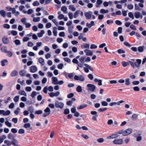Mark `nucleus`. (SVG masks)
<instances>
[{
    "label": "nucleus",
    "instance_id": "1",
    "mask_svg": "<svg viewBox=\"0 0 146 146\" xmlns=\"http://www.w3.org/2000/svg\"><path fill=\"white\" fill-rule=\"evenodd\" d=\"M128 62L130 63L131 66L133 68H139L140 67V64L141 62V60L139 59L136 60V62H133L131 61H129Z\"/></svg>",
    "mask_w": 146,
    "mask_h": 146
},
{
    "label": "nucleus",
    "instance_id": "2",
    "mask_svg": "<svg viewBox=\"0 0 146 146\" xmlns=\"http://www.w3.org/2000/svg\"><path fill=\"white\" fill-rule=\"evenodd\" d=\"M55 105L56 108L61 109L63 108L64 104L63 103L57 100L55 102Z\"/></svg>",
    "mask_w": 146,
    "mask_h": 146
},
{
    "label": "nucleus",
    "instance_id": "3",
    "mask_svg": "<svg viewBox=\"0 0 146 146\" xmlns=\"http://www.w3.org/2000/svg\"><path fill=\"white\" fill-rule=\"evenodd\" d=\"M74 79L76 80H78L81 81H83L85 80V78L84 76L81 75H75L74 76Z\"/></svg>",
    "mask_w": 146,
    "mask_h": 146
},
{
    "label": "nucleus",
    "instance_id": "4",
    "mask_svg": "<svg viewBox=\"0 0 146 146\" xmlns=\"http://www.w3.org/2000/svg\"><path fill=\"white\" fill-rule=\"evenodd\" d=\"M113 142L114 144L120 145L123 143V140L122 138L116 139L113 141Z\"/></svg>",
    "mask_w": 146,
    "mask_h": 146
},
{
    "label": "nucleus",
    "instance_id": "5",
    "mask_svg": "<svg viewBox=\"0 0 146 146\" xmlns=\"http://www.w3.org/2000/svg\"><path fill=\"white\" fill-rule=\"evenodd\" d=\"M132 129L131 128L127 129L125 131H123V135L126 136L129 135L132 133Z\"/></svg>",
    "mask_w": 146,
    "mask_h": 146
},
{
    "label": "nucleus",
    "instance_id": "6",
    "mask_svg": "<svg viewBox=\"0 0 146 146\" xmlns=\"http://www.w3.org/2000/svg\"><path fill=\"white\" fill-rule=\"evenodd\" d=\"M87 87L88 88V90L92 92H94L95 89V86L93 84H88L87 85Z\"/></svg>",
    "mask_w": 146,
    "mask_h": 146
},
{
    "label": "nucleus",
    "instance_id": "7",
    "mask_svg": "<svg viewBox=\"0 0 146 146\" xmlns=\"http://www.w3.org/2000/svg\"><path fill=\"white\" fill-rule=\"evenodd\" d=\"M119 136V135L116 134L115 133L111 134L110 135L108 136L106 138L107 139H112L116 138Z\"/></svg>",
    "mask_w": 146,
    "mask_h": 146
},
{
    "label": "nucleus",
    "instance_id": "8",
    "mask_svg": "<svg viewBox=\"0 0 146 146\" xmlns=\"http://www.w3.org/2000/svg\"><path fill=\"white\" fill-rule=\"evenodd\" d=\"M92 13L91 11L85 13L84 15L86 17V18L88 20L90 19L92 16Z\"/></svg>",
    "mask_w": 146,
    "mask_h": 146
},
{
    "label": "nucleus",
    "instance_id": "9",
    "mask_svg": "<svg viewBox=\"0 0 146 146\" xmlns=\"http://www.w3.org/2000/svg\"><path fill=\"white\" fill-rule=\"evenodd\" d=\"M134 137L136 138V140L137 141H139L142 139V137L140 134L138 133H136L134 134Z\"/></svg>",
    "mask_w": 146,
    "mask_h": 146
},
{
    "label": "nucleus",
    "instance_id": "10",
    "mask_svg": "<svg viewBox=\"0 0 146 146\" xmlns=\"http://www.w3.org/2000/svg\"><path fill=\"white\" fill-rule=\"evenodd\" d=\"M48 94L51 97H53L54 96L57 97L60 94V92L58 91L55 93L51 92Z\"/></svg>",
    "mask_w": 146,
    "mask_h": 146
},
{
    "label": "nucleus",
    "instance_id": "11",
    "mask_svg": "<svg viewBox=\"0 0 146 146\" xmlns=\"http://www.w3.org/2000/svg\"><path fill=\"white\" fill-rule=\"evenodd\" d=\"M84 52L86 53V55L87 56H91L93 54V51L89 50H85Z\"/></svg>",
    "mask_w": 146,
    "mask_h": 146
},
{
    "label": "nucleus",
    "instance_id": "12",
    "mask_svg": "<svg viewBox=\"0 0 146 146\" xmlns=\"http://www.w3.org/2000/svg\"><path fill=\"white\" fill-rule=\"evenodd\" d=\"M37 70V68L35 66H32L30 67V72L32 73H35Z\"/></svg>",
    "mask_w": 146,
    "mask_h": 146
},
{
    "label": "nucleus",
    "instance_id": "13",
    "mask_svg": "<svg viewBox=\"0 0 146 146\" xmlns=\"http://www.w3.org/2000/svg\"><path fill=\"white\" fill-rule=\"evenodd\" d=\"M88 106L87 104H83L80 105L78 106L77 107V109L78 110H80Z\"/></svg>",
    "mask_w": 146,
    "mask_h": 146
},
{
    "label": "nucleus",
    "instance_id": "14",
    "mask_svg": "<svg viewBox=\"0 0 146 146\" xmlns=\"http://www.w3.org/2000/svg\"><path fill=\"white\" fill-rule=\"evenodd\" d=\"M2 41L3 43L5 44H8L9 42L8 38L6 36H5L3 38Z\"/></svg>",
    "mask_w": 146,
    "mask_h": 146
},
{
    "label": "nucleus",
    "instance_id": "15",
    "mask_svg": "<svg viewBox=\"0 0 146 146\" xmlns=\"http://www.w3.org/2000/svg\"><path fill=\"white\" fill-rule=\"evenodd\" d=\"M95 25L94 22L93 21H91L90 23H87L86 24V26L88 28H91L92 26H94Z\"/></svg>",
    "mask_w": 146,
    "mask_h": 146
},
{
    "label": "nucleus",
    "instance_id": "16",
    "mask_svg": "<svg viewBox=\"0 0 146 146\" xmlns=\"http://www.w3.org/2000/svg\"><path fill=\"white\" fill-rule=\"evenodd\" d=\"M33 12V10L31 9H29L27 11H26L24 10L23 11V13L24 14L28 13V14L30 15Z\"/></svg>",
    "mask_w": 146,
    "mask_h": 146
},
{
    "label": "nucleus",
    "instance_id": "17",
    "mask_svg": "<svg viewBox=\"0 0 146 146\" xmlns=\"http://www.w3.org/2000/svg\"><path fill=\"white\" fill-rule=\"evenodd\" d=\"M38 61L39 63L41 64V66H43L45 64V62L44 59L42 57L39 58H38Z\"/></svg>",
    "mask_w": 146,
    "mask_h": 146
},
{
    "label": "nucleus",
    "instance_id": "18",
    "mask_svg": "<svg viewBox=\"0 0 146 146\" xmlns=\"http://www.w3.org/2000/svg\"><path fill=\"white\" fill-rule=\"evenodd\" d=\"M1 65L2 66H4L5 65L8 64V61L6 59H4L1 62Z\"/></svg>",
    "mask_w": 146,
    "mask_h": 146
},
{
    "label": "nucleus",
    "instance_id": "19",
    "mask_svg": "<svg viewBox=\"0 0 146 146\" xmlns=\"http://www.w3.org/2000/svg\"><path fill=\"white\" fill-rule=\"evenodd\" d=\"M4 49H5L4 52L5 53H7L8 56L11 57L12 56V53L10 51H7V47H3Z\"/></svg>",
    "mask_w": 146,
    "mask_h": 146
},
{
    "label": "nucleus",
    "instance_id": "20",
    "mask_svg": "<svg viewBox=\"0 0 146 146\" xmlns=\"http://www.w3.org/2000/svg\"><path fill=\"white\" fill-rule=\"evenodd\" d=\"M61 10L64 13L67 14L68 13L67 8L65 6H63L61 7Z\"/></svg>",
    "mask_w": 146,
    "mask_h": 146
},
{
    "label": "nucleus",
    "instance_id": "21",
    "mask_svg": "<svg viewBox=\"0 0 146 146\" xmlns=\"http://www.w3.org/2000/svg\"><path fill=\"white\" fill-rule=\"evenodd\" d=\"M80 12V11L79 10H77L74 13V18H76L78 17L79 15Z\"/></svg>",
    "mask_w": 146,
    "mask_h": 146
},
{
    "label": "nucleus",
    "instance_id": "22",
    "mask_svg": "<svg viewBox=\"0 0 146 146\" xmlns=\"http://www.w3.org/2000/svg\"><path fill=\"white\" fill-rule=\"evenodd\" d=\"M52 79V83L55 85L57 84L58 81L57 78L56 77H53Z\"/></svg>",
    "mask_w": 146,
    "mask_h": 146
},
{
    "label": "nucleus",
    "instance_id": "23",
    "mask_svg": "<svg viewBox=\"0 0 146 146\" xmlns=\"http://www.w3.org/2000/svg\"><path fill=\"white\" fill-rule=\"evenodd\" d=\"M138 115L136 114H133L131 118L133 120H136L138 118Z\"/></svg>",
    "mask_w": 146,
    "mask_h": 146
},
{
    "label": "nucleus",
    "instance_id": "24",
    "mask_svg": "<svg viewBox=\"0 0 146 146\" xmlns=\"http://www.w3.org/2000/svg\"><path fill=\"white\" fill-rule=\"evenodd\" d=\"M18 74V72L16 70H13L11 72V75L12 77L16 76Z\"/></svg>",
    "mask_w": 146,
    "mask_h": 146
},
{
    "label": "nucleus",
    "instance_id": "25",
    "mask_svg": "<svg viewBox=\"0 0 146 146\" xmlns=\"http://www.w3.org/2000/svg\"><path fill=\"white\" fill-rule=\"evenodd\" d=\"M69 9L73 11H74L76 10V8L74 7V6L72 5L69 6Z\"/></svg>",
    "mask_w": 146,
    "mask_h": 146
},
{
    "label": "nucleus",
    "instance_id": "26",
    "mask_svg": "<svg viewBox=\"0 0 146 146\" xmlns=\"http://www.w3.org/2000/svg\"><path fill=\"white\" fill-rule=\"evenodd\" d=\"M103 3V1L101 0H97L96 2V7H99L100 6V5Z\"/></svg>",
    "mask_w": 146,
    "mask_h": 146
},
{
    "label": "nucleus",
    "instance_id": "27",
    "mask_svg": "<svg viewBox=\"0 0 146 146\" xmlns=\"http://www.w3.org/2000/svg\"><path fill=\"white\" fill-rule=\"evenodd\" d=\"M40 20V17H33V21L35 23L39 22Z\"/></svg>",
    "mask_w": 146,
    "mask_h": 146
},
{
    "label": "nucleus",
    "instance_id": "28",
    "mask_svg": "<svg viewBox=\"0 0 146 146\" xmlns=\"http://www.w3.org/2000/svg\"><path fill=\"white\" fill-rule=\"evenodd\" d=\"M45 32L43 30H41L40 32L39 33H38L37 34L38 36L39 37H41L43 35L44 33Z\"/></svg>",
    "mask_w": 146,
    "mask_h": 146
},
{
    "label": "nucleus",
    "instance_id": "29",
    "mask_svg": "<svg viewBox=\"0 0 146 146\" xmlns=\"http://www.w3.org/2000/svg\"><path fill=\"white\" fill-rule=\"evenodd\" d=\"M109 11L108 10H105L104 9H101L100 11V13L103 14L107 13H108Z\"/></svg>",
    "mask_w": 146,
    "mask_h": 146
},
{
    "label": "nucleus",
    "instance_id": "30",
    "mask_svg": "<svg viewBox=\"0 0 146 146\" xmlns=\"http://www.w3.org/2000/svg\"><path fill=\"white\" fill-rule=\"evenodd\" d=\"M53 33L54 36H56L57 35V28L56 27L53 28Z\"/></svg>",
    "mask_w": 146,
    "mask_h": 146
},
{
    "label": "nucleus",
    "instance_id": "31",
    "mask_svg": "<svg viewBox=\"0 0 146 146\" xmlns=\"http://www.w3.org/2000/svg\"><path fill=\"white\" fill-rule=\"evenodd\" d=\"M19 94L24 96H27V94L25 92L24 90H20L19 91Z\"/></svg>",
    "mask_w": 146,
    "mask_h": 146
},
{
    "label": "nucleus",
    "instance_id": "32",
    "mask_svg": "<svg viewBox=\"0 0 146 146\" xmlns=\"http://www.w3.org/2000/svg\"><path fill=\"white\" fill-rule=\"evenodd\" d=\"M79 61L82 63H84L85 62V57L83 56H82L80 57L79 59Z\"/></svg>",
    "mask_w": 146,
    "mask_h": 146
},
{
    "label": "nucleus",
    "instance_id": "33",
    "mask_svg": "<svg viewBox=\"0 0 146 146\" xmlns=\"http://www.w3.org/2000/svg\"><path fill=\"white\" fill-rule=\"evenodd\" d=\"M140 14L141 13L139 12H137L134 13V16L136 18L138 19L140 17Z\"/></svg>",
    "mask_w": 146,
    "mask_h": 146
},
{
    "label": "nucleus",
    "instance_id": "34",
    "mask_svg": "<svg viewBox=\"0 0 146 146\" xmlns=\"http://www.w3.org/2000/svg\"><path fill=\"white\" fill-rule=\"evenodd\" d=\"M84 65L86 68H87L88 70H90L91 71H93V68L90 66L86 64H84Z\"/></svg>",
    "mask_w": 146,
    "mask_h": 146
},
{
    "label": "nucleus",
    "instance_id": "35",
    "mask_svg": "<svg viewBox=\"0 0 146 146\" xmlns=\"http://www.w3.org/2000/svg\"><path fill=\"white\" fill-rule=\"evenodd\" d=\"M26 73V71L25 70H22L19 72V74L22 76L25 75V73Z\"/></svg>",
    "mask_w": 146,
    "mask_h": 146
},
{
    "label": "nucleus",
    "instance_id": "36",
    "mask_svg": "<svg viewBox=\"0 0 146 146\" xmlns=\"http://www.w3.org/2000/svg\"><path fill=\"white\" fill-rule=\"evenodd\" d=\"M76 89V91L78 92H81L82 91V87L80 86H78Z\"/></svg>",
    "mask_w": 146,
    "mask_h": 146
},
{
    "label": "nucleus",
    "instance_id": "37",
    "mask_svg": "<svg viewBox=\"0 0 146 146\" xmlns=\"http://www.w3.org/2000/svg\"><path fill=\"white\" fill-rule=\"evenodd\" d=\"M21 21L24 25L27 23V19L25 18H23L21 20Z\"/></svg>",
    "mask_w": 146,
    "mask_h": 146
},
{
    "label": "nucleus",
    "instance_id": "38",
    "mask_svg": "<svg viewBox=\"0 0 146 146\" xmlns=\"http://www.w3.org/2000/svg\"><path fill=\"white\" fill-rule=\"evenodd\" d=\"M97 141L99 143H102L104 141V139L102 138L98 139H97Z\"/></svg>",
    "mask_w": 146,
    "mask_h": 146
},
{
    "label": "nucleus",
    "instance_id": "39",
    "mask_svg": "<svg viewBox=\"0 0 146 146\" xmlns=\"http://www.w3.org/2000/svg\"><path fill=\"white\" fill-rule=\"evenodd\" d=\"M11 100V98L10 96L8 97L5 100L4 103L5 104L8 103Z\"/></svg>",
    "mask_w": 146,
    "mask_h": 146
},
{
    "label": "nucleus",
    "instance_id": "40",
    "mask_svg": "<svg viewBox=\"0 0 146 146\" xmlns=\"http://www.w3.org/2000/svg\"><path fill=\"white\" fill-rule=\"evenodd\" d=\"M125 84L127 86L130 85V82L129 78H127L125 80Z\"/></svg>",
    "mask_w": 146,
    "mask_h": 146
},
{
    "label": "nucleus",
    "instance_id": "41",
    "mask_svg": "<svg viewBox=\"0 0 146 146\" xmlns=\"http://www.w3.org/2000/svg\"><path fill=\"white\" fill-rule=\"evenodd\" d=\"M21 109L19 107H18L17 109L15 110L14 113H15L16 115H17L19 113V111H20Z\"/></svg>",
    "mask_w": 146,
    "mask_h": 146
},
{
    "label": "nucleus",
    "instance_id": "42",
    "mask_svg": "<svg viewBox=\"0 0 146 146\" xmlns=\"http://www.w3.org/2000/svg\"><path fill=\"white\" fill-rule=\"evenodd\" d=\"M68 15L69 18L70 19H72L73 18V14L71 12H69Z\"/></svg>",
    "mask_w": 146,
    "mask_h": 146
},
{
    "label": "nucleus",
    "instance_id": "43",
    "mask_svg": "<svg viewBox=\"0 0 146 146\" xmlns=\"http://www.w3.org/2000/svg\"><path fill=\"white\" fill-rule=\"evenodd\" d=\"M17 143V141L15 139H14L11 142V144H12L14 146H18V145L16 144Z\"/></svg>",
    "mask_w": 146,
    "mask_h": 146
},
{
    "label": "nucleus",
    "instance_id": "44",
    "mask_svg": "<svg viewBox=\"0 0 146 146\" xmlns=\"http://www.w3.org/2000/svg\"><path fill=\"white\" fill-rule=\"evenodd\" d=\"M5 124L8 127H11L12 126L11 123L8 121H5Z\"/></svg>",
    "mask_w": 146,
    "mask_h": 146
},
{
    "label": "nucleus",
    "instance_id": "45",
    "mask_svg": "<svg viewBox=\"0 0 146 146\" xmlns=\"http://www.w3.org/2000/svg\"><path fill=\"white\" fill-rule=\"evenodd\" d=\"M19 96H16L14 98L13 100L15 102H18L19 100Z\"/></svg>",
    "mask_w": 146,
    "mask_h": 146
},
{
    "label": "nucleus",
    "instance_id": "46",
    "mask_svg": "<svg viewBox=\"0 0 146 146\" xmlns=\"http://www.w3.org/2000/svg\"><path fill=\"white\" fill-rule=\"evenodd\" d=\"M0 14L4 17H5V12L3 10H1L0 11Z\"/></svg>",
    "mask_w": 146,
    "mask_h": 146
},
{
    "label": "nucleus",
    "instance_id": "47",
    "mask_svg": "<svg viewBox=\"0 0 146 146\" xmlns=\"http://www.w3.org/2000/svg\"><path fill=\"white\" fill-rule=\"evenodd\" d=\"M4 143L6 144L8 146H9L11 145V142L8 140H5L4 141Z\"/></svg>",
    "mask_w": 146,
    "mask_h": 146
},
{
    "label": "nucleus",
    "instance_id": "48",
    "mask_svg": "<svg viewBox=\"0 0 146 146\" xmlns=\"http://www.w3.org/2000/svg\"><path fill=\"white\" fill-rule=\"evenodd\" d=\"M122 66L124 67H126L127 66L129 65L128 62H126L124 61L122 62Z\"/></svg>",
    "mask_w": 146,
    "mask_h": 146
},
{
    "label": "nucleus",
    "instance_id": "49",
    "mask_svg": "<svg viewBox=\"0 0 146 146\" xmlns=\"http://www.w3.org/2000/svg\"><path fill=\"white\" fill-rule=\"evenodd\" d=\"M117 52L119 54L125 53V51L122 49H119L117 50Z\"/></svg>",
    "mask_w": 146,
    "mask_h": 146
},
{
    "label": "nucleus",
    "instance_id": "50",
    "mask_svg": "<svg viewBox=\"0 0 146 146\" xmlns=\"http://www.w3.org/2000/svg\"><path fill=\"white\" fill-rule=\"evenodd\" d=\"M25 133V131L23 129H21L19 130L18 133L20 134H24Z\"/></svg>",
    "mask_w": 146,
    "mask_h": 146
},
{
    "label": "nucleus",
    "instance_id": "51",
    "mask_svg": "<svg viewBox=\"0 0 146 146\" xmlns=\"http://www.w3.org/2000/svg\"><path fill=\"white\" fill-rule=\"evenodd\" d=\"M64 66V64L62 63L60 64L57 66L58 68L60 69H62Z\"/></svg>",
    "mask_w": 146,
    "mask_h": 146
},
{
    "label": "nucleus",
    "instance_id": "52",
    "mask_svg": "<svg viewBox=\"0 0 146 146\" xmlns=\"http://www.w3.org/2000/svg\"><path fill=\"white\" fill-rule=\"evenodd\" d=\"M44 111L46 113H47L48 114H50V108L48 107H47L44 110Z\"/></svg>",
    "mask_w": 146,
    "mask_h": 146
},
{
    "label": "nucleus",
    "instance_id": "53",
    "mask_svg": "<svg viewBox=\"0 0 146 146\" xmlns=\"http://www.w3.org/2000/svg\"><path fill=\"white\" fill-rule=\"evenodd\" d=\"M64 60L65 61L69 63H70L71 61L70 59L69 58L67 57L64 58Z\"/></svg>",
    "mask_w": 146,
    "mask_h": 146
},
{
    "label": "nucleus",
    "instance_id": "54",
    "mask_svg": "<svg viewBox=\"0 0 146 146\" xmlns=\"http://www.w3.org/2000/svg\"><path fill=\"white\" fill-rule=\"evenodd\" d=\"M52 25L50 23H47L45 27L47 28H49L51 27Z\"/></svg>",
    "mask_w": 146,
    "mask_h": 146
},
{
    "label": "nucleus",
    "instance_id": "55",
    "mask_svg": "<svg viewBox=\"0 0 146 146\" xmlns=\"http://www.w3.org/2000/svg\"><path fill=\"white\" fill-rule=\"evenodd\" d=\"M15 44L16 45H19L21 44V42L19 40L16 39L14 41Z\"/></svg>",
    "mask_w": 146,
    "mask_h": 146
},
{
    "label": "nucleus",
    "instance_id": "56",
    "mask_svg": "<svg viewBox=\"0 0 146 146\" xmlns=\"http://www.w3.org/2000/svg\"><path fill=\"white\" fill-rule=\"evenodd\" d=\"M97 47V46L94 44H93L90 45V48L91 49H96Z\"/></svg>",
    "mask_w": 146,
    "mask_h": 146
},
{
    "label": "nucleus",
    "instance_id": "57",
    "mask_svg": "<svg viewBox=\"0 0 146 146\" xmlns=\"http://www.w3.org/2000/svg\"><path fill=\"white\" fill-rule=\"evenodd\" d=\"M39 2L37 1H35L33 3V5L34 6H38L39 5Z\"/></svg>",
    "mask_w": 146,
    "mask_h": 146
},
{
    "label": "nucleus",
    "instance_id": "58",
    "mask_svg": "<svg viewBox=\"0 0 146 146\" xmlns=\"http://www.w3.org/2000/svg\"><path fill=\"white\" fill-rule=\"evenodd\" d=\"M76 108L75 106H73V107L72 108L71 110V112L72 113H74L76 112Z\"/></svg>",
    "mask_w": 146,
    "mask_h": 146
},
{
    "label": "nucleus",
    "instance_id": "59",
    "mask_svg": "<svg viewBox=\"0 0 146 146\" xmlns=\"http://www.w3.org/2000/svg\"><path fill=\"white\" fill-rule=\"evenodd\" d=\"M11 33L13 36H16L17 34V32L16 31L12 30L11 31Z\"/></svg>",
    "mask_w": 146,
    "mask_h": 146
},
{
    "label": "nucleus",
    "instance_id": "60",
    "mask_svg": "<svg viewBox=\"0 0 146 146\" xmlns=\"http://www.w3.org/2000/svg\"><path fill=\"white\" fill-rule=\"evenodd\" d=\"M135 10L138 11H140L141 10V9L136 4H135Z\"/></svg>",
    "mask_w": 146,
    "mask_h": 146
},
{
    "label": "nucleus",
    "instance_id": "61",
    "mask_svg": "<svg viewBox=\"0 0 146 146\" xmlns=\"http://www.w3.org/2000/svg\"><path fill=\"white\" fill-rule=\"evenodd\" d=\"M128 16L129 17L131 18L132 19H134V17L132 13H128Z\"/></svg>",
    "mask_w": 146,
    "mask_h": 146
},
{
    "label": "nucleus",
    "instance_id": "62",
    "mask_svg": "<svg viewBox=\"0 0 146 146\" xmlns=\"http://www.w3.org/2000/svg\"><path fill=\"white\" fill-rule=\"evenodd\" d=\"M81 135L82 137L86 139H88L89 138V137L87 135L85 134H82Z\"/></svg>",
    "mask_w": 146,
    "mask_h": 146
},
{
    "label": "nucleus",
    "instance_id": "63",
    "mask_svg": "<svg viewBox=\"0 0 146 146\" xmlns=\"http://www.w3.org/2000/svg\"><path fill=\"white\" fill-rule=\"evenodd\" d=\"M25 90L27 92H30L32 90V88L31 87H26L25 88Z\"/></svg>",
    "mask_w": 146,
    "mask_h": 146
},
{
    "label": "nucleus",
    "instance_id": "64",
    "mask_svg": "<svg viewBox=\"0 0 146 146\" xmlns=\"http://www.w3.org/2000/svg\"><path fill=\"white\" fill-rule=\"evenodd\" d=\"M36 95V93L35 91H33L32 92L31 96L33 98H34Z\"/></svg>",
    "mask_w": 146,
    "mask_h": 146
}]
</instances>
